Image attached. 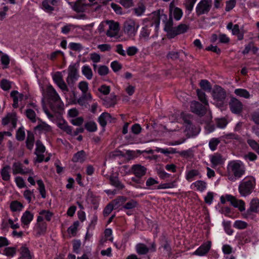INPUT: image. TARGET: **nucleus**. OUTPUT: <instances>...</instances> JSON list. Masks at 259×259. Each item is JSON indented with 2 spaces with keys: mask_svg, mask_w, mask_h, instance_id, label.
<instances>
[{
  "mask_svg": "<svg viewBox=\"0 0 259 259\" xmlns=\"http://www.w3.org/2000/svg\"><path fill=\"white\" fill-rule=\"evenodd\" d=\"M244 163L240 160H233L228 162L227 166L228 179L235 182L242 178L245 174Z\"/></svg>",
  "mask_w": 259,
  "mask_h": 259,
  "instance_id": "f257e3e1",
  "label": "nucleus"
},
{
  "mask_svg": "<svg viewBox=\"0 0 259 259\" xmlns=\"http://www.w3.org/2000/svg\"><path fill=\"white\" fill-rule=\"evenodd\" d=\"M255 185V179L253 176L246 177L240 182L239 192L242 196L246 197L252 192Z\"/></svg>",
  "mask_w": 259,
  "mask_h": 259,
  "instance_id": "f03ea898",
  "label": "nucleus"
},
{
  "mask_svg": "<svg viewBox=\"0 0 259 259\" xmlns=\"http://www.w3.org/2000/svg\"><path fill=\"white\" fill-rule=\"evenodd\" d=\"M64 110L54 111V114L50 112V120L55 122L57 126L69 135L72 134V127L63 118Z\"/></svg>",
  "mask_w": 259,
  "mask_h": 259,
  "instance_id": "7ed1b4c3",
  "label": "nucleus"
},
{
  "mask_svg": "<svg viewBox=\"0 0 259 259\" xmlns=\"http://www.w3.org/2000/svg\"><path fill=\"white\" fill-rule=\"evenodd\" d=\"M50 110H64V103L54 88L50 84Z\"/></svg>",
  "mask_w": 259,
  "mask_h": 259,
  "instance_id": "20e7f679",
  "label": "nucleus"
},
{
  "mask_svg": "<svg viewBox=\"0 0 259 259\" xmlns=\"http://www.w3.org/2000/svg\"><path fill=\"white\" fill-rule=\"evenodd\" d=\"M212 97L218 107H223L226 103L227 93L225 90L221 86L215 85L212 90Z\"/></svg>",
  "mask_w": 259,
  "mask_h": 259,
  "instance_id": "39448f33",
  "label": "nucleus"
},
{
  "mask_svg": "<svg viewBox=\"0 0 259 259\" xmlns=\"http://www.w3.org/2000/svg\"><path fill=\"white\" fill-rule=\"evenodd\" d=\"M36 225V235H44L47 231L48 225L46 221H49V210H43L39 212Z\"/></svg>",
  "mask_w": 259,
  "mask_h": 259,
  "instance_id": "423d86ee",
  "label": "nucleus"
},
{
  "mask_svg": "<svg viewBox=\"0 0 259 259\" xmlns=\"http://www.w3.org/2000/svg\"><path fill=\"white\" fill-rule=\"evenodd\" d=\"M171 13H169L168 16L164 14L159 15L160 20H162V23L164 24L163 30L167 33L166 35L168 39L170 38L169 34L172 33L173 30H174V27H173L174 21Z\"/></svg>",
  "mask_w": 259,
  "mask_h": 259,
  "instance_id": "0eeeda50",
  "label": "nucleus"
},
{
  "mask_svg": "<svg viewBox=\"0 0 259 259\" xmlns=\"http://www.w3.org/2000/svg\"><path fill=\"white\" fill-rule=\"evenodd\" d=\"M212 0H201L197 5L195 11L198 16L207 14L211 8Z\"/></svg>",
  "mask_w": 259,
  "mask_h": 259,
  "instance_id": "6e6552de",
  "label": "nucleus"
},
{
  "mask_svg": "<svg viewBox=\"0 0 259 259\" xmlns=\"http://www.w3.org/2000/svg\"><path fill=\"white\" fill-rule=\"evenodd\" d=\"M207 105L195 100L191 102L190 109L192 113L199 117L203 116L206 113Z\"/></svg>",
  "mask_w": 259,
  "mask_h": 259,
  "instance_id": "1a4fd4ad",
  "label": "nucleus"
},
{
  "mask_svg": "<svg viewBox=\"0 0 259 259\" xmlns=\"http://www.w3.org/2000/svg\"><path fill=\"white\" fill-rule=\"evenodd\" d=\"M139 24L134 21L125 23L124 26V32L130 37L136 35L139 28Z\"/></svg>",
  "mask_w": 259,
  "mask_h": 259,
  "instance_id": "9d476101",
  "label": "nucleus"
},
{
  "mask_svg": "<svg viewBox=\"0 0 259 259\" xmlns=\"http://www.w3.org/2000/svg\"><path fill=\"white\" fill-rule=\"evenodd\" d=\"M230 110L233 113L239 114L243 109L242 103L235 98H232L229 103Z\"/></svg>",
  "mask_w": 259,
  "mask_h": 259,
  "instance_id": "9b49d317",
  "label": "nucleus"
},
{
  "mask_svg": "<svg viewBox=\"0 0 259 259\" xmlns=\"http://www.w3.org/2000/svg\"><path fill=\"white\" fill-rule=\"evenodd\" d=\"M211 247V242L207 241L202 243L194 252V254L203 256L208 253Z\"/></svg>",
  "mask_w": 259,
  "mask_h": 259,
  "instance_id": "f8f14e48",
  "label": "nucleus"
},
{
  "mask_svg": "<svg viewBox=\"0 0 259 259\" xmlns=\"http://www.w3.org/2000/svg\"><path fill=\"white\" fill-rule=\"evenodd\" d=\"M227 200L234 207L238 208L240 211L245 210V203L242 200H237L235 197L230 194H226Z\"/></svg>",
  "mask_w": 259,
  "mask_h": 259,
  "instance_id": "ddd939ff",
  "label": "nucleus"
},
{
  "mask_svg": "<svg viewBox=\"0 0 259 259\" xmlns=\"http://www.w3.org/2000/svg\"><path fill=\"white\" fill-rule=\"evenodd\" d=\"M171 13V15L172 19L176 21H179L183 15L182 10L178 7H175L173 3H171L169 7V13Z\"/></svg>",
  "mask_w": 259,
  "mask_h": 259,
  "instance_id": "4468645a",
  "label": "nucleus"
},
{
  "mask_svg": "<svg viewBox=\"0 0 259 259\" xmlns=\"http://www.w3.org/2000/svg\"><path fill=\"white\" fill-rule=\"evenodd\" d=\"M188 29V26L183 23H181L176 27H174V30H173L172 33H170L169 39L174 38L176 36L183 34L187 31Z\"/></svg>",
  "mask_w": 259,
  "mask_h": 259,
  "instance_id": "2eb2a0df",
  "label": "nucleus"
},
{
  "mask_svg": "<svg viewBox=\"0 0 259 259\" xmlns=\"http://www.w3.org/2000/svg\"><path fill=\"white\" fill-rule=\"evenodd\" d=\"M87 155L83 150H81L74 153L71 161L74 163H83L87 159Z\"/></svg>",
  "mask_w": 259,
  "mask_h": 259,
  "instance_id": "dca6fc26",
  "label": "nucleus"
},
{
  "mask_svg": "<svg viewBox=\"0 0 259 259\" xmlns=\"http://www.w3.org/2000/svg\"><path fill=\"white\" fill-rule=\"evenodd\" d=\"M112 118L110 113L104 112L101 114L98 118V122L102 127L103 131H105V128L107 124V120Z\"/></svg>",
  "mask_w": 259,
  "mask_h": 259,
  "instance_id": "f3484780",
  "label": "nucleus"
},
{
  "mask_svg": "<svg viewBox=\"0 0 259 259\" xmlns=\"http://www.w3.org/2000/svg\"><path fill=\"white\" fill-rule=\"evenodd\" d=\"M132 169L133 174L138 178H141L144 176L146 174L147 170L146 167L140 164L133 165Z\"/></svg>",
  "mask_w": 259,
  "mask_h": 259,
  "instance_id": "a211bd4d",
  "label": "nucleus"
},
{
  "mask_svg": "<svg viewBox=\"0 0 259 259\" xmlns=\"http://www.w3.org/2000/svg\"><path fill=\"white\" fill-rule=\"evenodd\" d=\"M108 23H109V29L106 31V35L108 36L113 37L118 30V23L113 20L109 21Z\"/></svg>",
  "mask_w": 259,
  "mask_h": 259,
  "instance_id": "6ab92c4d",
  "label": "nucleus"
},
{
  "mask_svg": "<svg viewBox=\"0 0 259 259\" xmlns=\"http://www.w3.org/2000/svg\"><path fill=\"white\" fill-rule=\"evenodd\" d=\"M42 91L44 97L41 101L42 106L45 112L49 117V109L47 107L48 105L49 104V86L46 87L45 91L44 90Z\"/></svg>",
  "mask_w": 259,
  "mask_h": 259,
  "instance_id": "aec40b11",
  "label": "nucleus"
},
{
  "mask_svg": "<svg viewBox=\"0 0 259 259\" xmlns=\"http://www.w3.org/2000/svg\"><path fill=\"white\" fill-rule=\"evenodd\" d=\"M152 27V24H149V23L143 26L140 33V38L143 39L145 40H148L151 31V28Z\"/></svg>",
  "mask_w": 259,
  "mask_h": 259,
  "instance_id": "412c9836",
  "label": "nucleus"
},
{
  "mask_svg": "<svg viewBox=\"0 0 259 259\" xmlns=\"http://www.w3.org/2000/svg\"><path fill=\"white\" fill-rule=\"evenodd\" d=\"M109 181L110 184L118 190H121L125 187L124 184L121 182L117 176H111Z\"/></svg>",
  "mask_w": 259,
  "mask_h": 259,
  "instance_id": "4be33fe9",
  "label": "nucleus"
},
{
  "mask_svg": "<svg viewBox=\"0 0 259 259\" xmlns=\"http://www.w3.org/2000/svg\"><path fill=\"white\" fill-rule=\"evenodd\" d=\"M29 171L28 169L25 170L23 169V165L20 162H15L13 164V173L14 175L20 174L24 175L28 173Z\"/></svg>",
  "mask_w": 259,
  "mask_h": 259,
  "instance_id": "5701e85b",
  "label": "nucleus"
},
{
  "mask_svg": "<svg viewBox=\"0 0 259 259\" xmlns=\"http://www.w3.org/2000/svg\"><path fill=\"white\" fill-rule=\"evenodd\" d=\"M135 249L137 253L139 255H146L150 251L149 247L146 244L142 243H139L136 244Z\"/></svg>",
  "mask_w": 259,
  "mask_h": 259,
  "instance_id": "b1692460",
  "label": "nucleus"
},
{
  "mask_svg": "<svg viewBox=\"0 0 259 259\" xmlns=\"http://www.w3.org/2000/svg\"><path fill=\"white\" fill-rule=\"evenodd\" d=\"M161 247L167 252L171 250L170 241L165 236H163L161 240Z\"/></svg>",
  "mask_w": 259,
  "mask_h": 259,
  "instance_id": "393cba45",
  "label": "nucleus"
},
{
  "mask_svg": "<svg viewBox=\"0 0 259 259\" xmlns=\"http://www.w3.org/2000/svg\"><path fill=\"white\" fill-rule=\"evenodd\" d=\"M82 74L89 80L93 77V71L91 68L88 65H83L81 68Z\"/></svg>",
  "mask_w": 259,
  "mask_h": 259,
  "instance_id": "a878e982",
  "label": "nucleus"
},
{
  "mask_svg": "<svg viewBox=\"0 0 259 259\" xmlns=\"http://www.w3.org/2000/svg\"><path fill=\"white\" fill-rule=\"evenodd\" d=\"M33 218V215L29 211H26L21 217V222L24 225H27L32 220Z\"/></svg>",
  "mask_w": 259,
  "mask_h": 259,
  "instance_id": "bb28decb",
  "label": "nucleus"
},
{
  "mask_svg": "<svg viewBox=\"0 0 259 259\" xmlns=\"http://www.w3.org/2000/svg\"><path fill=\"white\" fill-rule=\"evenodd\" d=\"M197 0H185L184 5L186 8V12L189 15L193 10L194 6Z\"/></svg>",
  "mask_w": 259,
  "mask_h": 259,
  "instance_id": "cd10ccee",
  "label": "nucleus"
},
{
  "mask_svg": "<svg viewBox=\"0 0 259 259\" xmlns=\"http://www.w3.org/2000/svg\"><path fill=\"white\" fill-rule=\"evenodd\" d=\"M11 169L10 165H7L5 166L1 170V174L2 179L5 181H8L10 179V175L9 170Z\"/></svg>",
  "mask_w": 259,
  "mask_h": 259,
  "instance_id": "c85d7f7f",
  "label": "nucleus"
},
{
  "mask_svg": "<svg viewBox=\"0 0 259 259\" xmlns=\"http://www.w3.org/2000/svg\"><path fill=\"white\" fill-rule=\"evenodd\" d=\"M34 142L33 134L30 131H27V137L26 141L27 148L31 150L33 148Z\"/></svg>",
  "mask_w": 259,
  "mask_h": 259,
  "instance_id": "c756f323",
  "label": "nucleus"
},
{
  "mask_svg": "<svg viewBox=\"0 0 259 259\" xmlns=\"http://www.w3.org/2000/svg\"><path fill=\"white\" fill-rule=\"evenodd\" d=\"M199 85L202 90L207 92H212V86L210 82L206 79L201 80Z\"/></svg>",
  "mask_w": 259,
  "mask_h": 259,
  "instance_id": "7c9ffc66",
  "label": "nucleus"
},
{
  "mask_svg": "<svg viewBox=\"0 0 259 259\" xmlns=\"http://www.w3.org/2000/svg\"><path fill=\"white\" fill-rule=\"evenodd\" d=\"M196 93L198 99L200 102L204 104V105H208V102L205 93L200 89H197Z\"/></svg>",
  "mask_w": 259,
  "mask_h": 259,
  "instance_id": "2f4dec72",
  "label": "nucleus"
},
{
  "mask_svg": "<svg viewBox=\"0 0 259 259\" xmlns=\"http://www.w3.org/2000/svg\"><path fill=\"white\" fill-rule=\"evenodd\" d=\"M234 93L238 96L243 97L245 99H249L250 95L249 92L244 89H237L235 90Z\"/></svg>",
  "mask_w": 259,
  "mask_h": 259,
  "instance_id": "473e14b6",
  "label": "nucleus"
},
{
  "mask_svg": "<svg viewBox=\"0 0 259 259\" xmlns=\"http://www.w3.org/2000/svg\"><path fill=\"white\" fill-rule=\"evenodd\" d=\"M70 78H78V71L76 68L75 65H70L68 67V76Z\"/></svg>",
  "mask_w": 259,
  "mask_h": 259,
  "instance_id": "72a5a7b5",
  "label": "nucleus"
},
{
  "mask_svg": "<svg viewBox=\"0 0 259 259\" xmlns=\"http://www.w3.org/2000/svg\"><path fill=\"white\" fill-rule=\"evenodd\" d=\"M181 117L184 123L186 124L187 128H190L193 125L191 120V115L190 114L182 112L181 113Z\"/></svg>",
  "mask_w": 259,
  "mask_h": 259,
  "instance_id": "f704fd0d",
  "label": "nucleus"
},
{
  "mask_svg": "<svg viewBox=\"0 0 259 259\" xmlns=\"http://www.w3.org/2000/svg\"><path fill=\"white\" fill-rule=\"evenodd\" d=\"M249 210L253 212H257L259 210V199L253 198L250 202Z\"/></svg>",
  "mask_w": 259,
  "mask_h": 259,
  "instance_id": "c9c22d12",
  "label": "nucleus"
},
{
  "mask_svg": "<svg viewBox=\"0 0 259 259\" xmlns=\"http://www.w3.org/2000/svg\"><path fill=\"white\" fill-rule=\"evenodd\" d=\"M79 226V221H76L74 222L73 224L68 228L67 231L68 233L72 235L73 236H75L76 235L77 229Z\"/></svg>",
  "mask_w": 259,
  "mask_h": 259,
  "instance_id": "e433bc0d",
  "label": "nucleus"
},
{
  "mask_svg": "<svg viewBox=\"0 0 259 259\" xmlns=\"http://www.w3.org/2000/svg\"><path fill=\"white\" fill-rule=\"evenodd\" d=\"M138 205V203L136 200L131 199L128 202H125V204L122 206V209L128 210L136 208Z\"/></svg>",
  "mask_w": 259,
  "mask_h": 259,
  "instance_id": "4c0bfd02",
  "label": "nucleus"
},
{
  "mask_svg": "<svg viewBox=\"0 0 259 259\" xmlns=\"http://www.w3.org/2000/svg\"><path fill=\"white\" fill-rule=\"evenodd\" d=\"M85 128L89 132H95L97 131V125L94 121L87 122L84 125Z\"/></svg>",
  "mask_w": 259,
  "mask_h": 259,
  "instance_id": "58836bf2",
  "label": "nucleus"
},
{
  "mask_svg": "<svg viewBox=\"0 0 259 259\" xmlns=\"http://www.w3.org/2000/svg\"><path fill=\"white\" fill-rule=\"evenodd\" d=\"M21 256L19 259H31L32 257L30 255V251L28 248L25 246H22L21 248Z\"/></svg>",
  "mask_w": 259,
  "mask_h": 259,
  "instance_id": "ea45409f",
  "label": "nucleus"
},
{
  "mask_svg": "<svg viewBox=\"0 0 259 259\" xmlns=\"http://www.w3.org/2000/svg\"><path fill=\"white\" fill-rule=\"evenodd\" d=\"M146 11V7L143 4H141L138 6L134 9V14L137 16H142Z\"/></svg>",
  "mask_w": 259,
  "mask_h": 259,
  "instance_id": "a19ab883",
  "label": "nucleus"
},
{
  "mask_svg": "<svg viewBox=\"0 0 259 259\" xmlns=\"http://www.w3.org/2000/svg\"><path fill=\"white\" fill-rule=\"evenodd\" d=\"M23 207V204L17 200L12 201L10 204V208L12 211H20Z\"/></svg>",
  "mask_w": 259,
  "mask_h": 259,
  "instance_id": "79ce46f5",
  "label": "nucleus"
},
{
  "mask_svg": "<svg viewBox=\"0 0 259 259\" xmlns=\"http://www.w3.org/2000/svg\"><path fill=\"white\" fill-rule=\"evenodd\" d=\"M177 187V184L175 181H173L170 183H161L159 185L156 189H166L169 188H175Z\"/></svg>",
  "mask_w": 259,
  "mask_h": 259,
  "instance_id": "37998d69",
  "label": "nucleus"
},
{
  "mask_svg": "<svg viewBox=\"0 0 259 259\" xmlns=\"http://www.w3.org/2000/svg\"><path fill=\"white\" fill-rule=\"evenodd\" d=\"M109 69L106 65H99L97 69V72L100 76H105L109 73Z\"/></svg>",
  "mask_w": 259,
  "mask_h": 259,
  "instance_id": "c03bdc74",
  "label": "nucleus"
},
{
  "mask_svg": "<svg viewBox=\"0 0 259 259\" xmlns=\"http://www.w3.org/2000/svg\"><path fill=\"white\" fill-rule=\"evenodd\" d=\"M248 224L241 220H236L233 224V227L237 229H244L247 228Z\"/></svg>",
  "mask_w": 259,
  "mask_h": 259,
  "instance_id": "a18cd8bd",
  "label": "nucleus"
},
{
  "mask_svg": "<svg viewBox=\"0 0 259 259\" xmlns=\"http://www.w3.org/2000/svg\"><path fill=\"white\" fill-rule=\"evenodd\" d=\"M220 143V141L218 138H213L209 142V147L211 151H214L217 149V146Z\"/></svg>",
  "mask_w": 259,
  "mask_h": 259,
  "instance_id": "49530a36",
  "label": "nucleus"
},
{
  "mask_svg": "<svg viewBox=\"0 0 259 259\" xmlns=\"http://www.w3.org/2000/svg\"><path fill=\"white\" fill-rule=\"evenodd\" d=\"M12 82L6 79H3L1 81V87L4 91H8L11 88Z\"/></svg>",
  "mask_w": 259,
  "mask_h": 259,
  "instance_id": "de8ad7c7",
  "label": "nucleus"
},
{
  "mask_svg": "<svg viewBox=\"0 0 259 259\" xmlns=\"http://www.w3.org/2000/svg\"><path fill=\"white\" fill-rule=\"evenodd\" d=\"M25 137V134L23 127L21 126L16 132V139L18 141H23Z\"/></svg>",
  "mask_w": 259,
  "mask_h": 259,
  "instance_id": "09e8293b",
  "label": "nucleus"
},
{
  "mask_svg": "<svg viewBox=\"0 0 259 259\" xmlns=\"http://www.w3.org/2000/svg\"><path fill=\"white\" fill-rule=\"evenodd\" d=\"M211 162L213 165H220L223 163L222 156L220 154L214 155L211 159Z\"/></svg>",
  "mask_w": 259,
  "mask_h": 259,
  "instance_id": "8fccbe9b",
  "label": "nucleus"
},
{
  "mask_svg": "<svg viewBox=\"0 0 259 259\" xmlns=\"http://www.w3.org/2000/svg\"><path fill=\"white\" fill-rule=\"evenodd\" d=\"M52 75L53 80L54 83L56 84L64 80L62 75L60 72H56V73L52 74Z\"/></svg>",
  "mask_w": 259,
  "mask_h": 259,
  "instance_id": "3c124183",
  "label": "nucleus"
},
{
  "mask_svg": "<svg viewBox=\"0 0 259 259\" xmlns=\"http://www.w3.org/2000/svg\"><path fill=\"white\" fill-rule=\"evenodd\" d=\"M160 18L158 15L152 22H150L149 24H152V26H154V30L156 33H158V31L159 30L160 27Z\"/></svg>",
  "mask_w": 259,
  "mask_h": 259,
  "instance_id": "603ef678",
  "label": "nucleus"
},
{
  "mask_svg": "<svg viewBox=\"0 0 259 259\" xmlns=\"http://www.w3.org/2000/svg\"><path fill=\"white\" fill-rule=\"evenodd\" d=\"M36 148L35 151V154H37V153H44L45 151V147L43 145L42 143L37 140L36 142Z\"/></svg>",
  "mask_w": 259,
  "mask_h": 259,
  "instance_id": "864d4df0",
  "label": "nucleus"
},
{
  "mask_svg": "<svg viewBox=\"0 0 259 259\" xmlns=\"http://www.w3.org/2000/svg\"><path fill=\"white\" fill-rule=\"evenodd\" d=\"M110 67L114 72H117L121 69L122 66L117 61H113L111 63Z\"/></svg>",
  "mask_w": 259,
  "mask_h": 259,
  "instance_id": "5fc2aeb1",
  "label": "nucleus"
},
{
  "mask_svg": "<svg viewBox=\"0 0 259 259\" xmlns=\"http://www.w3.org/2000/svg\"><path fill=\"white\" fill-rule=\"evenodd\" d=\"M166 57L168 59H171L172 60L178 59L180 57V52L174 51H169L167 53Z\"/></svg>",
  "mask_w": 259,
  "mask_h": 259,
  "instance_id": "6e6d98bb",
  "label": "nucleus"
},
{
  "mask_svg": "<svg viewBox=\"0 0 259 259\" xmlns=\"http://www.w3.org/2000/svg\"><path fill=\"white\" fill-rule=\"evenodd\" d=\"M236 5V0H229L226 2L225 10L226 12H230Z\"/></svg>",
  "mask_w": 259,
  "mask_h": 259,
  "instance_id": "4d7b16f0",
  "label": "nucleus"
},
{
  "mask_svg": "<svg viewBox=\"0 0 259 259\" xmlns=\"http://www.w3.org/2000/svg\"><path fill=\"white\" fill-rule=\"evenodd\" d=\"M60 4V0H51L50 1V13L53 11H56L58 10V6Z\"/></svg>",
  "mask_w": 259,
  "mask_h": 259,
  "instance_id": "13d9d810",
  "label": "nucleus"
},
{
  "mask_svg": "<svg viewBox=\"0 0 259 259\" xmlns=\"http://www.w3.org/2000/svg\"><path fill=\"white\" fill-rule=\"evenodd\" d=\"M113 209H115L112 204L110 202L108 203L107 205L105 207L103 211V214L104 217H108L111 213Z\"/></svg>",
  "mask_w": 259,
  "mask_h": 259,
  "instance_id": "bf43d9fd",
  "label": "nucleus"
},
{
  "mask_svg": "<svg viewBox=\"0 0 259 259\" xmlns=\"http://www.w3.org/2000/svg\"><path fill=\"white\" fill-rule=\"evenodd\" d=\"M199 172L196 169H191L188 171L186 175V179L188 181H192L194 177L198 176Z\"/></svg>",
  "mask_w": 259,
  "mask_h": 259,
  "instance_id": "052dcab7",
  "label": "nucleus"
},
{
  "mask_svg": "<svg viewBox=\"0 0 259 259\" xmlns=\"http://www.w3.org/2000/svg\"><path fill=\"white\" fill-rule=\"evenodd\" d=\"M160 152L165 154L166 156H168L170 154L177 153L176 149L171 147L168 148H160L159 150Z\"/></svg>",
  "mask_w": 259,
  "mask_h": 259,
  "instance_id": "680f3d73",
  "label": "nucleus"
},
{
  "mask_svg": "<svg viewBox=\"0 0 259 259\" xmlns=\"http://www.w3.org/2000/svg\"><path fill=\"white\" fill-rule=\"evenodd\" d=\"M78 88L82 92V93H85L89 90V84L85 81H81L78 84Z\"/></svg>",
  "mask_w": 259,
  "mask_h": 259,
  "instance_id": "e2e57ef3",
  "label": "nucleus"
},
{
  "mask_svg": "<svg viewBox=\"0 0 259 259\" xmlns=\"http://www.w3.org/2000/svg\"><path fill=\"white\" fill-rule=\"evenodd\" d=\"M26 116L28 118L30 119L32 122H35V112L31 109H28L26 110Z\"/></svg>",
  "mask_w": 259,
  "mask_h": 259,
  "instance_id": "0e129e2a",
  "label": "nucleus"
},
{
  "mask_svg": "<svg viewBox=\"0 0 259 259\" xmlns=\"http://www.w3.org/2000/svg\"><path fill=\"white\" fill-rule=\"evenodd\" d=\"M230 41V38L224 33L219 34V42L222 44H228Z\"/></svg>",
  "mask_w": 259,
  "mask_h": 259,
  "instance_id": "69168bd1",
  "label": "nucleus"
},
{
  "mask_svg": "<svg viewBox=\"0 0 259 259\" xmlns=\"http://www.w3.org/2000/svg\"><path fill=\"white\" fill-rule=\"evenodd\" d=\"M74 28V25L71 24H67L61 28V32L64 34H68L71 29Z\"/></svg>",
  "mask_w": 259,
  "mask_h": 259,
  "instance_id": "338daca9",
  "label": "nucleus"
},
{
  "mask_svg": "<svg viewBox=\"0 0 259 259\" xmlns=\"http://www.w3.org/2000/svg\"><path fill=\"white\" fill-rule=\"evenodd\" d=\"M56 85L60 89L62 92H63L64 94L69 92L68 86L67 84L64 81V80L61 81Z\"/></svg>",
  "mask_w": 259,
  "mask_h": 259,
  "instance_id": "774afa93",
  "label": "nucleus"
}]
</instances>
